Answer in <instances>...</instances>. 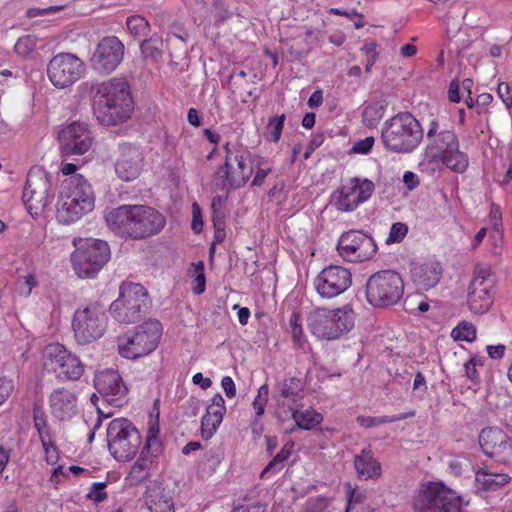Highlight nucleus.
Listing matches in <instances>:
<instances>
[{"label":"nucleus","mask_w":512,"mask_h":512,"mask_svg":"<svg viewBox=\"0 0 512 512\" xmlns=\"http://www.w3.org/2000/svg\"><path fill=\"white\" fill-rule=\"evenodd\" d=\"M79 88H89L95 92L93 114L102 125L122 123L130 118L134 110L131 87L125 78L113 77L97 83L84 82Z\"/></svg>","instance_id":"obj_1"},{"label":"nucleus","mask_w":512,"mask_h":512,"mask_svg":"<svg viewBox=\"0 0 512 512\" xmlns=\"http://www.w3.org/2000/svg\"><path fill=\"white\" fill-rule=\"evenodd\" d=\"M479 444L483 452L492 457L502 453L509 445V437L500 428H484L479 434Z\"/></svg>","instance_id":"obj_30"},{"label":"nucleus","mask_w":512,"mask_h":512,"mask_svg":"<svg viewBox=\"0 0 512 512\" xmlns=\"http://www.w3.org/2000/svg\"><path fill=\"white\" fill-rule=\"evenodd\" d=\"M36 44L37 41L34 36L25 35L17 40L14 45V50L19 56L26 57L34 51Z\"/></svg>","instance_id":"obj_46"},{"label":"nucleus","mask_w":512,"mask_h":512,"mask_svg":"<svg viewBox=\"0 0 512 512\" xmlns=\"http://www.w3.org/2000/svg\"><path fill=\"white\" fill-rule=\"evenodd\" d=\"M42 447L45 452L46 462L51 465L56 464L59 459V454H58V450H57V447H56L54 441L52 440V441H50V445H46V446H42Z\"/></svg>","instance_id":"obj_55"},{"label":"nucleus","mask_w":512,"mask_h":512,"mask_svg":"<svg viewBox=\"0 0 512 512\" xmlns=\"http://www.w3.org/2000/svg\"><path fill=\"white\" fill-rule=\"evenodd\" d=\"M404 294V281L394 270H381L371 275L366 284L367 300L378 307L396 304Z\"/></svg>","instance_id":"obj_14"},{"label":"nucleus","mask_w":512,"mask_h":512,"mask_svg":"<svg viewBox=\"0 0 512 512\" xmlns=\"http://www.w3.org/2000/svg\"><path fill=\"white\" fill-rule=\"evenodd\" d=\"M57 140L61 155L64 157L84 155L94 143L90 126L82 121H73L63 125L57 133Z\"/></svg>","instance_id":"obj_18"},{"label":"nucleus","mask_w":512,"mask_h":512,"mask_svg":"<svg viewBox=\"0 0 512 512\" xmlns=\"http://www.w3.org/2000/svg\"><path fill=\"white\" fill-rule=\"evenodd\" d=\"M142 151L129 143L119 145V155L115 162V173L122 181H133L143 170Z\"/></svg>","instance_id":"obj_25"},{"label":"nucleus","mask_w":512,"mask_h":512,"mask_svg":"<svg viewBox=\"0 0 512 512\" xmlns=\"http://www.w3.org/2000/svg\"><path fill=\"white\" fill-rule=\"evenodd\" d=\"M251 165H254L256 168L255 175L252 180V185L259 187L263 185L266 177L271 173L272 170L269 166H267L266 158L260 155L252 154V162L250 166Z\"/></svg>","instance_id":"obj_39"},{"label":"nucleus","mask_w":512,"mask_h":512,"mask_svg":"<svg viewBox=\"0 0 512 512\" xmlns=\"http://www.w3.org/2000/svg\"><path fill=\"white\" fill-rule=\"evenodd\" d=\"M354 311L348 305L336 308H316L308 317L310 332L319 339L335 340L354 327Z\"/></svg>","instance_id":"obj_6"},{"label":"nucleus","mask_w":512,"mask_h":512,"mask_svg":"<svg viewBox=\"0 0 512 512\" xmlns=\"http://www.w3.org/2000/svg\"><path fill=\"white\" fill-rule=\"evenodd\" d=\"M354 466L360 479H373L381 475V465L370 449H363L355 456Z\"/></svg>","instance_id":"obj_32"},{"label":"nucleus","mask_w":512,"mask_h":512,"mask_svg":"<svg viewBox=\"0 0 512 512\" xmlns=\"http://www.w3.org/2000/svg\"><path fill=\"white\" fill-rule=\"evenodd\" d=\"M289 326H290V333L292 336L293 343L303 348L304 344L306 343V338L304 335L302 323H301V317L300 314L296 311H293L290 318H289Z\"/></svg>","instance_id":"obj_41"},{"label":"nucleus","mask_w":512,"mask_h":512,"mask_svg":"<svg viewBox=\"0 0 512 512\" xmlns=\"http://www.w3.org/2000/svg\"><path fill=\"white\" fill-rule=\"evenodd\" d=\"M145 503L150 512H175L172 497L161 491H149Z\"/></svg>","instance_id":"obj_35"},{"label":"nucleus","mask_w":512,"mask_h":512,"mask_svg":"<svg viewBox=\"0 0 512 512\" xmlns=\"http://www.w3.org/2000/svg\"><path fill=\"white\" fill-rule=\"evenodd\" d=\"M338 254L350 263H361L370 260L377 251L372 237L361 230L344 232L337 244Z\"/></svg>","instance_id":"obj_19"},{"label":"nucleus","mask_w":512,"mask_h":512,"mask_svg":"<svg viewBox=\"0 0 512 512\" xmlns=\"http://www.w3.org/2000/svg\"><path fill=\"white\" fill-rule=\"evenodd\" d=\"M163 41L159 37H151L141 42V52L146 58L156 59L161 55Z\"/></svg>","instance_id":"obj_45"},{"label":"nucleus","mask_w":512,"mask_h":512,"mask_svg":"<svg viewBox=\"0 0 512 512\" xmlns=\"http://www.w3.org/2000/svg\"><path fill=\"white\" fill-rule=\"evenodd\" d=\"M489 220L494 229L499 230L502 227V210L500 205L492 203L489 211Z\"/></svg>","instance_id":"obj_54"},{"label":"nucleus","mask_w":512,"mask_h":512,"mask_svg":"<svg viewBox=\"0 0 512 512\" xmlns=\"http://www.w3.org/2000/svg\"><path fill=\"white\" fill-rule=\"evenodd\" d=\"M107 324V313L96 301L80 304L74 311L71 321L74 338L80 345H87L100 339L107 329Z\"/></svg>","instance_id":"obj_7"},{"label":"nucleus","mask_w":512,"mask_h":512,"mask_svg":"<svg viewBox=\"0 0 512 512\" xmlns=\"http://www.w3.org/2000/svg\"><path fill=\"white\" fill-rule=\"evenodd\" d=\"M454 340L473 342L476 339L477 330L474 324L462 321L451 332Z\"/></svg>","instance_id":"obj_42"},{"label":"nucleus","mask_w":512,"mask_h":512,"mask_svg":"<svg viewBox=\"0 0 512 512\" xmlns=\"http://www.w3.org/2000/svg\"><path fill=\"white\" fill-rule=\"evenodd\" d=\"M403 182L409 190H413L419 185L420 180L414 172L406 171L403 175Z\"/></svg>","instance_id":"obj_61"},{"label":"nucleus","mask_w":512,"mask_h":512,"mask_svg":"<svg viewBox=\"0 0 512 512\" xmlns=\"http://www.w3.org/2000/svg\"><path fill=\"white\" fill-rule=\"evenodd\" d=\"M111 256L107 242L99 239L81 240L71 255L75 273L80 278H94Z\"/></svg>","instance_id":"obj_12"},{"label":"nucleus","mask_w":512,"mask_h":512,"mask_svg":"<svg viewBox=\"0 0 512 512\" xmlns=\"http://www.w3.org/2000/svg\"><path fill=\"white\" fill-rule=\"evenodd\" d=\"M193 208V221H192V229L199 233L202 230V219H201V210L199 205L195 202L192 205Z\"/></svg>","instance_id":"obj_59"},{"label":"nucleus","mask_w":512,"mask_h":512,"mask_svg":"<svg viewBox=\"0 0 512 512\" xmlns=\"http://www.w3.org/2000/svg\"><path fill=\"white\" fill-rule=\"evenodd\" d=\"M462 501L442 483L423 484L413 501L414 512H461Z\"/></svg>","instance_id":"obj_15"},{"label":"nucleus","mask_w":512,"mask_h":512,"mask_svg":"<svg viewBox=\"0 0 512 512\" xmlns=\"http://www.w3.org/2000/svg\"><path fill=\"white\" fill-rule=\"evenodd\" d=\"M494 301V281L491 268L477 264L473 269L472 279L467 288L466 304L475 315L487 313Z\"/></svg>","instance_id":"obj_16"},{"label":"nucleus","mask_w":512,"mask_h":512,"mask_svg":"<svg viewBox=\"0 0 512 512\" xmlns=\"http://www.w3.org/2000/svg\"><path fill=\"white\" fill-rule=\"evenodd\" d=\"M486 350H487V354L490 358L498 360V359L503 358L506 347L503 344L488 345L486 347Z\"/></svg>","instance_id":"obj_60"},{"label":"nucleus","mask_w":512,"mask_h":512,"mask_svg":"<svg viewBox=\"0 0 512 512\" xmlns=\"http://www.w3.org/2000/svg\"><path fill=\"white\" fill-rule=\"evenodd\" d=\"M222 388L228 398H233L236 395V387L233 379L230 376H225L221 380Z\"/></svg>","instance_id":"obj_58"},{"label":"nucleus","mask_w":512,"mask_h":512,"mask_svg":"<svg viewBox=\"0 0 512 512\" xmlns=\"http://www.w3.org/2000/svg\"><path fill=\"white\" fill-rule=\"evenodd\" d=\"M414 416H415L414 411L400 413V414L392 415V416H380V417L360 415L356 418V422L359 424V426H361L363 428H373V427H377V426H380L383 424H389V423L405 420L407 418H411Z\"/></svg>","instance_id":"obj_36"},{"label":"nucleus","mask_w":512,"mask_h":512,"mask_svg":"<svg viewBox=\"0 0 512 512\" xmlns=\"http://www.w3.org/2000/svg\"><path fill=\"white\" fill-rule=\"evenodd\" d=\"M85 71L84 62L72 53L60 52L47 65V76L51 84L65 89L75 84Z\"/></svg>","instance_id":"obj_17"},{"label":"nucleus","mask_w":512,"mask_h":512,"mask_svg":"<svg viewBox=\"0 0 512 512\" xmlns=\"http://www.w3.org/2000/svg\"><path fill=\"white\" fill-rule=\"evenodd\" d=\"M286 116L281 114L279 116H273L269 118L266 130V138L268 141L277 143L282 135Z\"/></svg>","instance_id":"obj_43"},{"label":"nucleus","mask_w":512,"mask_h":512,"mask_svg":"<svg viewBox=\"0 0 512 512\" xmlns=\"http://www.w3.org/2000/svg\"><path fill=\"white\" fill-rule=\"evenodd\" d=\"M276 391V417L280 416V412L282 411V402L289 408L303 406V397L301 395L302 383L300 379L296 377L285 378L281 382H278L276 385Z\"/></svg>","instance_id":"obj_27"},{"label":"nucleus","mask_w":512,"mask_h":512,"mask_svg":"<svg viewBox=\"0 0 512 512\" xmlns=\"http://www.w3.org/2000/svg\"><path fill=\"white\" fill-rule=\"evenodd\" d=\"M50 186L49 177L44 170L39 168L29 170L22 199L33 218L38 217L47 206Z\"/></svg>","instance_id":"obj_20"},{"label":"nucleus","mask_w":512,"mask_h":512,"mask_svg":"<svg viewBox=\"0 0 512 512\" xmlns=\"http://www.w3.org/2000/svg\"><path fill=\"white\" fill-rule=\"evenodd\" d=\"M493 102V96L490 93H481L478 95L476 99L477 104V114H481V108L488 107Z\"/></svg>","instance_id":"obj_62"},{"label":"nucleus","mask_w":512,"mask_h":512,"mask_svg":"<svg viewBox=\"0 0 512 512\" xmlns=\"http://www.w3.org/2000/svg\"><path fill=\"white\" fill-rule=\"evenodd\" d=\"M107 484L106 482H94L91 485L90 491L87 494V499L94 502L96 505L104 502L108 495L105 491Z\"/></svg>","instance_id":"obj_49"},{"label":"nucleus","mask_w":512,"mask_h":512,"mask_svg":"<svg viewBox=\"0 0 512 512\" xmlns=\"http://www.w3.org/2000/svg\"><path fill=\"white\" fill-rule=\"evenodd\" d=\"M126 25L130 34L137 39L146 37L150 32L149 22L140 15L128 17Z\"/></svg>","instance_id":"obj_37"},{"label":"nucleus","mask_w":512,"mask_h":512,"mask_svg":"<svg viewBox=\"0 0 512 512\" xmlns=\"http://www.w3.org/2000/svg\"><path fill=\"white\" fill-rule=\"evenodd\" d=\"M223 149L225 159L224 163L218 168L217 175L224 188H241L253 173V168L250 166L252 154L237 143L226 142Z\"/></svg>","instance_id":"obj_9"},{"label":"nucleus","mask_w":512,"mask_h":512,"mask_svg":"<svg viewBox=\"0 0 512 512\" xmlns=\"http://www.w3.org/2000/svg\"><path fill=\"white\" fill-rule=\"evenodd\" d=\"M163 326L149 319L118 339V352L126 359H137L152 353L158 346Z\"/></svg>","instance_id":"obj_8"},{"label":"nucleus","mask_w":512,"mask_h":512,"mask_svg":"<svg viewBox=\"0 0 512 512\" xmlns=\"http://www.w3.org/2000/svg\"><path fill=\"white\" fill-rule=\"evenodd\" d=\"M14 390V380L7 376H0V406L9 399Z\"/></svg>","instance_id":"obj_50"},{"label":"nucleus","mask_w":512,"mask_h":512,"mask_svg":"<svg viewBox=\"0 0 512 512\" xmlns=\"http://www.w3.org/2000/svg\"><path fill=\"white\" fill-rule=\"evenodd\" d=\"M374 138L372 136L356 141L350 152L354 154H368L374 145Z\"/></svg>","instance_id":"obj_52"},{"label":"nucleus","mask_w":512,"mask_h":512,"mask_svg":"<svg viewBox=\"0 0 512 512\" xmlns=\"http://www.w3.org/2000/svg\"><path fill=\"white\" fill-rule=\"evenodd\" d=\"M48 400L52 416L60 421L70 420L77 413V395L68 388L53 390Z\"/></svg>","instance_id":"obj_26"},{"label":"nucleus","mask_w":512,"mask_h":512,"mask_svg":"<svg viewBox=\"0 0 512 512\" xmlns=\"http://www.w3.org/2000/svg\"><path fill=\"white\" fill-rule=\"evenodd\" d=\"M34 426L47 422V415L41 405L35 404L32 409Z\"/></svg>","instance_id":"obj_63"},{"label":"nucleus","mask_w":512,"mask_h":512,"mask_svg":"<svg viewBox=\"0 0 512 512\" xmlns=\"http://www.w3.org/2000/svg\"><path fill=\"white\" fill-rule=\"evenodd\" d=\"M195 277L192 280V290L196 295H200L206 288L205 266L203 261H198L191 264Z\"/></svg>","instance_id":"obj_44"},{"label":"nucleus","mask_w":512,"mask_h":512,"mask_svg":"<svg viewBox=\"0 0 512 512\" xmlns=\"http://www.w3.org/2000/svg\"><path fill=\"white\" fill-rule=\"evenodd\" d=\"M43 367L59 381H78L85 371V365L80 358L60 343L45 347Z\"/></svg>","instance_id":"obj_13"},{"label":"nucleus","mask_w":512,"mask_h":512,"mask_svg":"<svg viewBox=\"0 0 512 512\" xmlns=\"http://www.w3.org/2000/svg\"><path fill=\"white\" fill-rule=\"evenodd\" d=\"M95 201L93 187L82 175L65 179L57 195L56 219L60 224H74L94 210Z\"/></svg>","instance_id":"obj_3"},{"label":"nucleus","mask_w":512,"mask_h":512,"mask_svg":"<svg viewBox=\"0 0 512 512\" xmlns=\"http://www.w3.org/2000/svg\"><path fill=\"white\" fill-rule=\"evenodd\" d=\"M110 454L117 461H129L135 457L142 443L136 426L127 418H115L106 429Z\"/></svg>","instance_id":"obj_10"},{"label":"nucleus","mask_w":512,"mask_h":512,"mask_svg":"<svg viewBox=\"0 0 512 512\" xmlns=\"http://www.w3.org/2000/svg\"><path fill=\"white\" fill-rule=\"evenodd\" d=\"M408 233V226L403 222L393 223L388 237L386 239V244L400 243Z\"/></svg>","instance_id":"obj_48"},{"label":"nucleus","mask_w":512,"mask_h":512,"mask_svg":"<svg viewBox=\"0 0 512 512\" xmlns=\"http://www.w3.org/2000/svg\"><path fill=\"white\" fill-rule=\"evenodd\" d=\"M510 479L506 473H494L488 469H479L475 472L476 485L484 491H496L509 483Z\"/></svg>","instance_id":"obj_33"},{"label":"nucleus","mask_w":512,"mask_h":512,"mask_svg":"<svg viewBox=\"0 0 512 512\" xmlns=\"http://www.w3.org/2000/svg\"><path fill=\"white\" fill-rule=\"evenodd\" d=\"M384 113L385 107L382 104L378 102L369 104L363 110V122L370 128L375 127L383 118Z\"/></svg>","instance_id":"obj_40"},{"label":"nucleus","mask_w":512,"mask_h":512,"mask_svg":"<svg viewBox=\"0 0 512 512\" xmlns=\"http://www.w3.org/2000/svg\"><path fill=\"white\" fill-rule=\"evenodd\" d=\"M374 188L371 180L359 177L349 178L333 193L332 199L338 210L351 212L372 196Z\"/></svg>","instance_id":"obj_21"},{"label":"nucleus","mask_w":512,"mask_h":512,"mask_svg":"<svg viewBox=\"0 0 512 512\" xmlns=\"http://www.w3.org/2000/svg\"><path fill=\"white\" fill-rule=\"evenodd\" d=\"M351 284V271L340 265L325 267L313 280L317 294L325 299H331L344 293Z\"/></svg>","instance_id":"obj_22"},{"label":"nucleus","mask_w":512,"mask_h":512,"mask_svg":"<svg viewBox=\"0 0 512 512\" xmlns=\"http://www.w3.org/2000/svg\"><path fill=\"white\" fill-rule=\"evenodd\" d=\"M294 442L288 441L286 442L281 450L272 458V460L267 464V466L261 472V478H268L271 475H274L280 472L284 468V463L288 458L292 455L294 451Z\"/></svg>","instance_id":"obj_34"},{"label":"nucleus","mask_w":512,"mask_h":512,"mask_svg":"<svg viewBox=\"0 0 512 512\" xmlns=\"http://www.w3.org/2000/svg\"><path fill=\"white\" fill-rule=\"evenodd\" d=\"M423 138L419 121L409 112H400L387 120L382 128L381 140L386 150L410 153Z\"/></svg>","instance_id":"obj_5"},{"label":"nucleus","mask_w":512,"mask_h":512,"mask_svg":"<svg viewBox=\"0 0 512 512\" xmlns=\"http://www.w3.org/2000/svg\"><path fill=\"white\" fill-rule=\"evenodd\" d=\"M448 99L452 103H459L460 97V83L458 79H453L448 88Z\"/></svg>","instance_id":"obj_56"},{"label":"nucleus","mask_w":512,"mask_h":512,"mask_svg":"<svg viewBox=\"0 0 512 512\" xmlns=\"http://www.w3.org/2000/svg\"><path fill=\"white\" fill-rule=\"evenodd\" d=\"M438 129V122L430 121L427 131L426 157L431 162L442 163L455 173H464L468 169L469 158L465 152L460 150L458 136L454 130L438 132Z\"/></svg>","instance_id":"obj_4"},{"label":"nucleus","mask_w":512,"mask_h":512,"mask_svg":"<svg viewBox=\"0 0 512 512\" xmlns=\"http://www.w3.org/2000/svg\"><path fill=\"white\" fill-rule=\"evenodd\" d=\"M282 411L277 419L281 422L293 419L295 425L302 430H311L323 421V416L312 408L300 411L301 407L289 408L282 402Z\"/></svg>","instance_id":"obj_29"},{"label":"nucleus","mask_w":512,"mask_h":512,"mask_svg":"<svg viewBox=\"0 0 512 512\" xmlns=\"http://www.w3.org/2000/svg\"><path fill=\"white\" fill-rule=\"evenodd\" d=\"M94 387L110 405L121 407L127 401L128 389L121 375L113 369L97 373L94 378Z\"/></svg>","instance_id":"obj_23"},{"label":"nucleus","mask_w":512,"mask_h":512,"mask_svg":"<svg viewBox=\"0 0 512 512\" xmlns=\"http://www.w3.org/2000/svg\"><path fill=\"white\" fill-rule=\"evenodd\" d=\"M226 413L225 400L221 394H215L201 419V437L211 439L217 432Z\"/></svg>","instance_id":"obj_28"},{"label":"nucleus","mask_w":512,"mask_h":512,"mask_svg":"<svg viewBox=\"0 0 512 512\" xmlns=\"http://www.w3.org/2000/svg\"><path fill=\"white\" fill-rule=\"evenodd\" d=\"M269 387L267 384H263L258 389V393L252 402V406L255 410L256 417H262L265 412V407L268 402Z\"/></svg>","instance_id":"obj_47"},{"label":"nucleus","mask_w":512,"mask_h":512,"mask_svg":"<svg viewBox=\"0 0 512 512\" xmlns=\"http://www.w3.org/2000/svg\"><path fill=\"white\" fill-rule=\"evenodd\" d=\"M149 304L146 288L133 282H123L119 289V297L110 305L113 318L124 324L137 322Z\"/></svg>","instance_id":"obj_11"},{"label":"nucleus","mask_w":512,"mask_h":512,"mask_svg":"<svg viewBox=\"0 0 512 512\" xmlns=\"http://www.w3.org/2000/svg\"><path fill=\"white\" fill-rule=\"evenodd\" d=\"M105 221L115 234L133 240L156 235L166 224L163 214L146 205H121L113 208L106 214Z\"/></svg>","instance_id":"obj_2"},{"label":"nucleus","mask_w":512,"mask_h":512,"mask_svg":"<svg viewBox=\"0 0 512 512\" xmlns=\"http://www.w3.org/2000/svg\"><path fill=\"white\" fill-rule=\"evenodd\" d=\"M152 461L150 458L141 455L131 466L129 477L139 483L149 477Z\"/></svg>","instance_id":"obj_38"},{"label":"nucleus","mask_w":512,"mask_h":512,"mask_svg":"<svg viewBox=\"0 0 512 512\" xmlns=\"http://www.w3.org/2000/svg\"><path fill=\"white\" fill-rule=\"evenodd\" d=\"M498 97L502 100L507 109L512 107V94L510 86L506 82H500L497 86Z\"/></svg>","instance_id":"obj_53"},{"label":"nucleus","mask_w":512,"mask_h":512,"mask_svg":"<svg viewBox=\"0 0 512 512\" xmlns=\"http://www.w3.org/2000/svg\"><path fill=\"white\" fill-rule=\"evenodd\" d=\"M39 439L41 441L42 446L50 445V441H52V431L48 426L37 429Z\"/></svg>","instance_id":"obj_64"},{"label":"nucleus","mask_w":512,"mask_h":512,"mask_svg":"<svg viewBox=\"0 0 512 512\" xmlns=\"http://www.w3.org/2000/svg\"><path fill=\"white\" fill-rule=\"evenodd\" d=\"M442 266L437 261H428L415 266L412 271L413 281L422 289L435 287L442 277Z\"/></svg>","instance_id":"obj_31"},{"label":"nucleus","mask_w":512,"mask_h":512,"mask_svg":"<svg viewBox=\"0 0 512 512\" xmlns=\"http://www.w3.org/2000/svg\"><path fill=\"white\" fill-rule=\"evenodd\" d=\"M124 56V44L116 36L104 37L91 58L94 69L110 73L117 68Z\"/></svg>","instance_id":"obj_24"},{"label":"nucleus","mask_w":512,"mask_h":512,"mask_svg":"<svg viewBox=\"0 0 512 512\" xmlns=\"http://www.w3.org/2000/svg\"><path fill=\"white\" fill-rule=\"evenodd\" d=\"M364 496L361 492H358L355 489H349L348 496V504L346 508V512H365L364 510H359L358 506L362 504Z\"/></svg>","instance_id":"obj_51"},{"label":"nucleus","mask_w":512,"mask_h":512,"mask_svg":"<svg viewBox=\"0 0 512 512\" xmlns=\"http://www.w3.org/2000/svg\"><path fill=\"white\" fill-rule=\"evenodd\" d=\"M24 281L25 287L21 288V292L25 296H29L32 292V289L35 288L38 285V280L36 278V275L33 273H30L26 276L21 277Z\"/></svg>","instance_id":"obj_57"}]
</instances>
